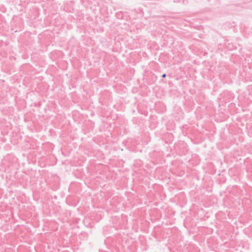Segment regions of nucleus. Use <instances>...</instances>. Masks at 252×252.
I'll use <instances>...</instances> for the list:
<instances>
[{
  "mask_svg": "<svg viewBox=\"0 0 252 252\" xmlns=\"http://www.w3.org/2000/svg\"><path fill=\"white\" fill-rule=\"evenodd\" d=\"M166 74L165 73H163L162 75V78H165L166 77Z\"/></svg>",
  "mask_w": 252,
  "mask_h": 252,
  "instance_id": "obj_1",
  "label": "nucleus"
}]
</instances>
